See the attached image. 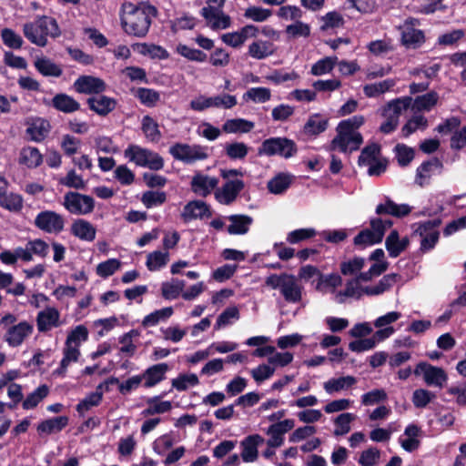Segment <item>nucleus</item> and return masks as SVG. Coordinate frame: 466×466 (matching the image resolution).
<instances>
[{
    "mask_svg": "<svg viewBox=\"0 0 466 466\" xmlns=\"http://www.w3.org/2000/svg\"><path fill=\"white\" fill-rule=\"evenodd\" d=\"M35 225L46 233L58 234L64 229L65 219L62 215L55 211L45 210L36 215Z\"/></svg>",
    "mask_w": 466,
    "mask_h": 466,
    "instance_id": "15",
    "label": "nucleus"
},
{
    "mask_svg": "<svg viewBox=\"0 0 466 466\" xmlns=\"http://www.w3.org/2000/svg\"><path fill=\"white\" fill-rule=\"evenodd\" d=\"M356 420V415L350 412H345L338 415L334 420V431L335 436H344L350 431V424Z\"/></svg>",
    "mask_w": 466,
    "mask_h": 466,
    "instance_id": "56",
    "label": "nucleus"
},
{
    "mask_svg": "<svg viewBox=\"0 0 466 466\" xmlns=\"http://www.w3.org/2000/svg\"><path fill=\"white\" fill-rule=\"evenodd\" d=\"M397 84L394 78H388L380 82L368 84L363 86V93L367 97H377L391 90Z\"/></svg>",
    "mask_w": 466,
    "mask_h": 466,
    "instance_id": "44",
    "label": "nucleus"
},
{
    "mask_svg": "<svg viewBox=\"0 0 466 466\" xmlns=\"http://www.w3.org/2000/svg\"><path fill=\"white\" fill-rule=\"evenodd\" d=\"M43 157L36 147H26L21 150L20 163L25 165L27 167H37L41 165Z\"/></svg>",
    "mask_w": 466,
    "mask_h": 466,
    "instance_id": "58",
    "label": "nucleus"
},
{
    "mask_svg": "<svg viewBox=\"0 0 466 466\" xmlns=\"http://www.w3.org/2000/svg\"><path fill=\"white\" fill-rule=\"evenodd\" d=\"M276 46L268 40L258 39L248 46V54L254 59L262 60L275 54Z\"/></svg>",
    "mask_w": 466,
    "mask_h": 466,
    "instance_id": "32",
    "label": "nucleus"
},
{
    "mask_svg": "<svg viewBox=\"0 0 466 466\" xmlns=\"http://www.w3.org/2000/svg\"><path fill=\"white\" fill-rule=\"evenodd\" d=\"M292 177L288 174H278L268 182V189L275 195L283 194L290 186Z\"/></svg>",
    "mask_w": 466,
    "mask_h": 466,
    "instance_id": "57",
    "label": "nucleus"
},
{
    "mask_svg": "<svg viewBox=\"0 0 466 466\" xmlns=\"http://www.w3.org/2000/svg\"><path fill=\"white\" fill-rule=\"evenodd\" d=\"M258 34V28L253 25H247L238 31L227 33L221 35V40L228 46L238 48L241 46L248 38L256 37Z\"/></svg>",
    "mask_w": 466,
    "mask_h": 466,
    "instance_id": "23",
    "label": "nucleus"
},
{
    "mask_svg": "<svg viewBox=\"0 0 466 466\" xmlns=\"http://www.w3.org/2000/svg\"><path fill=\"white\" fill-rule=\"evenodd\" d=\"M34 66L35 69L45 76L59 77L63 73L59 65L46 56L36 57L34 61Z\"/></svg>",
    "mask_w": 466,
    "mask_h": 466,
    "instance_id": "40",
    "label": "nucleus"
},
{
    "mask_svg": "<svg viewBox=\"0 0 466 466\" xmlns=\"http://www.w3.org/2000/svg\"><path fill=\"white\" fill-rule=\"evenodd\" d=\"M168 152L174 159L187 165L203 161L209 156L208 147L206 146L181 142L170 146Z\"/></svg>",
    "mask_w": 466,
    "mask_h": 466,
    "instance_id": "8",
    "label": "nucleus"
},
{
    "mask_svg": "<svg viewBox=\"0 0 466 466\" xmlns=\"http://www.w3.org/2000/svg\"><path fill=\"white\" fill-rule=\"evenodd\" d=\"M22 31L31 44L40 47L47 46L49 37L56 39L61 35L57 21L48 15H36L33 21L23 25Z\"/></svg>",
    "mask_w": 466,
    "mask_h": 466,
    "instance_id": "3",
    "label": "nucleus"
},
{
    "mask_svg": "<svg viewBox=\"0 0 466 466\" xmlns=\"http://www.w3.org/2000/svg\"><path fill=\"white\" fill-rule=\"evenodd\" d=\"M52 105L56 110L67 114L77 111L80 107L76 100L66 94L56 95L52 99Z\"/></svg>",
    "mask_w": 466,
    "mask_h": 466,
    "instance_id": "50",
    "label": "nucleus"
},
{
    "mask_svg": "<svg viewBox=\"0 0 466 466\" xmlns=\"http://www.w3.org/2000/svg\"><path fill=\"white\" fill-rule=\"evenodd\" d=\"M50 131V124L47 120L35 117L27 121L26 134L31 140L40 142L44 140Z\"/></svg>",
    "mask_w": 466,
    "mask_h": 466,
    "instance_id": "31",
    "label": "nucleus"
},
{
    "mask_svg": "<svg viewBox=\"0 0 466 466\" xmlns=\"http://www.w3.org/2000/svg\"><path fill=\"white\" fill-rule=\"evenodd\" d=\"M23 198L21 195L7 190L0 195V207L10 211L19 212L23 208Z\"/></svg>",
    "mask_w": 466,
    "mask_h": 466,
    "instance_id": "54",
    "label": "nucleus"
},
{
    "mask_svg": "<svg viewBox=\"0 0 466 466\" xmlns=\"http://www.w3.org/2000/svg\"><path fill=\"white\" fill-rule=\"evenodd\" d=\"M209 215L208 205L202 200H193L186 204L181 212V218L185 222L202 218Z\"/></svg>",
    "mask_w": 466,
    "mask_h": 466,
    "instance_id": "33",
    "label": "nucleus"
},
{
    "mask_svg": "<svg viewBox=\"0 0 466 466\" xmlns=\"http://www.w3.org/2000/svg\"><path fill=\"white\" fill-rule=\"evenodd\" d=\"M68 424L66 416H59L43 420L37 425V432L42 434H52L61 431Z\"/></svg>",
    "mask_w": 466,
    "mask_h": 466,
    "instance_id": "42",
    "label": "nucleus"
},
{
    "mask_svg": "<svg viewBox=\"0 0 466 466\" xmlns=\"http://www.w3.org/2000/svg\"><path fill=\"white\" fill-rule=\"evenodd\" d=\"M243 188L244 182L241 179H228L221 187L216 188L215 198L220 204L229 205L236 200Z\"/></svg>",
    "mask_w": 466,
    "mask_h": 466,
    "instance_id": "18",
    "label": "nucleus"
},
{
    "mask_svg": "<svg viewBox=\"0 0 466 466\" xmlns=\"http://www.w3.org/2000/svg\"><path fill=\"white\" fill-rule=\"evenodd\" d=\"M88 329L84 325H77L67 332V336L62 349V360L59 367L54 371V374L59 377H65L68 367L78 362L81 357L80 347L88 339Z\"/></svg>",
    "mask_w": 466,
    "mask_h": 466,
    "instance_id": "4",
    "label": "nucleus"
},
{
    "mask_svg": "<svg viewBox=\"0 0 466 466\" xmlns=\"http://www.w3.org/2000/svg\"><path fill=\"white\" fill-rule=\"evenodd\" d=\"M420 434V429L415 424H410L406 427L403 436L400 438V443L401 447L411 452L417 450L420 446L419 436Z\"/></svg>",
    "mask_w": 466,
    "mask_h": 466,
    "instance_id": "38",
    "label": "nucleus"
},
{
    "mask_svg": "<svg viewBox=\"0 0 466 466\" xmlns=\"http://www.w3.org/2000/svg\"><path fill=\"white\" fill-rule=\"evenodd\" d=\"M74 87L76 92L81 94H98L106 89V84L101 78L82 76L75 81Z\"/></svg>",
    "mask_w": 466,
    "mask_h": 466,
    "instance_id": "26",
    "label": "nucleus"
},
{
    "mask_svg": "<svg viewBox=\"0 0 466 466\" xmlns=\"http://www.w3.org/2000/svg\"><path fill=\"white\" fill-rule=\"evenodd\" d=\"M337 63V56H326L312 65L310 74L316 76L326 75L331 72Z\"/></svg>",
    "mask_w": 466,
    "mask_h": 466,
    "instance_id": "61",
    "label": "nucleus"
},
{
    "mask_svg": "<svg viewBox=\"0 0 466 466\" xmlns=\"http://www.w3.org/2000/svg\"><path fill=\"white\" fill-rule=\"evenodd\" d=\"M61 325L60 312L54 307H46L36 315V326L39 332H47Z\"/></svg>",
    "mask_w": 466,
    "mask_h": 466,
    "instance_id": "22",
    "label": "nucleus"
},
{
    "mask_svg": "<svg viewBox=\"0 0 466 466\" xmlns=\"http://www.w3.org/2000/svg\"><path fill=\"white\" fill-rule=\"evenodd\" d=\"M360 282L364 281L360 278V274L348 280L345 289L343 290H339V292L336 294L335 301L342 304L348 299H360L363 294L368 295L367 290L370 289V287L363 288Z\"/></svg>",
    "mask_w": 466,
    "mask_h": 466,
    "instance_id": "24",
    "label": "nucleus"
},
{
    "mask_svg": "<svg viewBox=\"0 0 466 466\" xmlns=\"http://www.w3.org/2000/svg\"><path fill=\"white\" fill-rule=\"evenodd\" d=\"M442 163L438 158H432L423 162L418 168L416 173V183L420 187L428 185L433 175L434 169L441 170Z\"/></svg>",
    "mask_w": 466,
    "mask_h": 466,
    "instance_id": "36",
    "label": "nucleus"
},
{
    "mask_svg": "<svg viewBox=\"0 0 466 466\" xmlns=\"http://www.w3.org/2000/svg\"><path fill=\"white\" fill-rule=\"evenodd\" d=\"M87 103L93 111L102 116L108 114L116 107V101L105 96L90 97Z\"/></svg>",
    "mask_w": 466,
    "mask_h": 466,
    "instance_id": "48",
    "label": "nucleus"
},
{
    "mask_svg": "<svg viewBox=\"0 0 466 466\" xmlns=\"http://www.w3.org/2000/svg\"><path fill=\"white\" fill-rule=\"evenodd\" d=\"M295 152V143L286 137H272L266 139L258 149L259 155H279L284 157H290Z\"/></svg>",
    "mask_w": 466,
    "mask_h": 466,
    "instance_id": "10",
    "label": "nucleus"
},
{
    "mask_svg": "<svg viewBox=\"0 0 466 466\" xmlns=\"http://www.w3.org/2000/svg\"><path fill=\"white\" fill-rule=\"evenodd\" d=\"M34 332V325L27 320H22L7 328L4 339L11 348L21 346Z\"/></svg>",
    "mask_w": 466,
    "mask_h": 466,
    "instance_id": "14",
    "label": "nucleus"
},
{
    "mask_svg": "<svg viewBox=\"0 0 466 466\" xmlns=\"http://www.w3.org/2000/svg\"><path fill=\"white\" fill-rule=\"evenodd\" d=\"M185 282L177 279H172L161 284V294L167 300L176 299L182 296Z\"/></svg>",
    "mask_w": 466,
    "mask_h": 466,
    "instance_id": "51",
    "label": "nucleus"
},
{
    "mask_svg": "<svg viewBox=\"0 0 466 466\" xmlns=\"http://www.w3.org/2000/svg\"><path fill=\"white\" fill-rule=\"evenodd\" d=\"M140 337V331L138 329H131L127 333H124L118 338L120 344L119 353L125 357H133L137 350V341Z\"/></svg>",
    "mask_w": 466,
    "mask_h": 466,
    "instance_id": "34",
    "label": "nucleus"
},
{
    "mask_svg": "<svg viewBox=\"0 0 466 466\" xmlns=\"http://www.w3.org/2000/svg\"><path fill=\"white\" fill-rule=\"evenodd\" d=\"M365 123V117L355 115L340 121L336 127V136L331 140L329 149L344 154H350L360 148L363 143L359 128Z\"/></svg>",
    "mask_w": 466,
    "mask_h": 466,
    "instance_id": "2",
    "label": "nucleus"
},
{
    "mask_svg": "<svg viewBox=\"0 0 466 466\" xmlns=\"http://www.w3.org/2000/svg\"><path fill=\"white\" fill-rule=\"evenodd\" d=\"M329 127V117L320 113L309 116L301 129V134L307 138H316L325 132Z\"/></svg>",
    "mask_w": 466,
    "mask_h": 466,
    "instance_id": "20",
    "label": "nucleus"
},
{
    "mask_svg": "<svg viewBox=\"0 0 466 466\" xmlns=\"http://www.w3.org/2000/svg\"><path fill=\"white\" fill-rule=\"evenodd\" d=\"M230 225L228 227V232L231 235L246 234L253 222L251 217L246 215H232L228 217Z\"/></svg>",
    "mask_w": 466,
    "mask_h": 466,
    "instance_id": "43",
    "label": "nucleus"
},
{
    "mask_svg": "<svg viewBox=\"0 0 466 466\" xmlns=\"http://www.w3.org/2000/svg\"><path fill=\"white\" fill-rule=\"evenodd\" d=\"M62 205L70 214L84 216L93 212L95 199L88 195L69 191L65 194Z\"/></svg>",
    "mask_w": 466,
    "mask_h": 466,
    "instance_id": "9",
    "label": "nucleus"
},
{
    "mask_svg": "<svg viewBox=\"0 0 466 466\" xmlns=\"http://www.w3.org/2000/svg\"><path fill=\"white\" fill-rule=\"evenodd\" d=\"M264 442V438L259 434L248 435L240 441V457L244 462H254L258 458V446Z\"/></svg>",
    "mask_w": 466,
    "mask_h": 466,
    "instance_id": "25",
    "label": "nucleus"
},
{
    "mask_svg": "<svg viewBox=\"0 0 466 466\" xmlns=\"http://www.w3.org/2000/svg\"><path fill=\"white\" fill-rule=\"evenodd\" d=\"M294 426L295 421L292 419H286L268 426L265 431L268 436L266 441L267 446L281 447L284 443L285 433L291 431Z\"/></svg>",
    "mask_w": 466,
    "mask_h": 466,
    "instance_id": "19",
    "label": "nucleus"
},
{
    "mask_svg": "<svg viewBox=\"0 0 466 466\" xmlns=\"http://www.w3.org/2000/svg\"><path fill=\"white\" fill-rule=\"evenodd\" d=\"M169 370V366L167 363H158L148 367L140 375L142 381L144 380V387L152 388L160 383L166 379V374Z\"/></svg>",
    "mask_w": 466,
    "mask_h": 466,
    "instance_id": "28",
    "label": "nucleus"
},
{
    "mask_svg": "<svg viewBox=\"0 0 466 466\" xmlns=\"http://www.w3.org/2000/svg\"><path fill=\"white\" fill-rule=\"evenodd\" d=\"M411 209V207L408 204H397L387 198L384 203L377 206L376 213L378 215L389 214L397 218H401L410 214Z\"/></svg>",
    "mask_w": 466,
    "mask_h": 466,
    "instance_id": "39",
    "label": "nucleus"
},
{
    "mask_svg": "<svg viewBox=\"0 0 466 466\" xmlns=\"http://www.w3.org/2000/svg\"><path fill=\"white\" fill-rule=\"evenodd\" d=\"M199 383L198 378L194 373H180L171 380V385L178 391H184L197 386Z\"/></svg>",
    "mask_w": 466,
    "mask_h": 466,
    "instance_id": "60",
    "label": "nucleus"
},
{
    "mask_svg": "<svg viewBox=\"0 0 466 466\" xmlns=\"http://www.w3.org/2000/svg\"><path fill=\"white\" fill-rule=\"evenodd\" d=\"M265 284L272 289H279L289 303H299L302 299V287L293 275L271 274L267 277Z\"/></svg>",
    "mask_w": 466,
    "mask_h": 466,
    "instance_id": "5",
    "label": "nucleus"
},
{
    "mask_svg": "<svg viewBox=\"0 0 466 466\" xmlns=\"http://www.w3.org/2000/svg\"><path fill=\"white\" fill-rule=\"evenodd\" d=\"M141 129L148 141L157 143L160 140L161 132L159 130L158 124L150 116H143L141 121Z\"/></svg>",
    "mask_w": 466,
    "mask_h": 466,
    "instance_id": "53",
    "label": "nucleus"
},
{
    "mask_svg": "<svg viewBox=\"0 0 466 466\" xmlns=\"http://www.w3.org/2000/svg\"><path fill=\"white\" fill-rule=\"evenodd\" d=\"M356 382L357 379L350 375L332 378L323 383V389L328 394L332 395L350 389L356 384Z\"/></svg>",
    "mask_w": 466,
    "mask_h": 466,
    "instance_id": "37",
    "label": "nucleus"
},
{
    "mask_svg": "<svg viewBox=\"0 0 466 466\" xmlns=\"http://www.w3.org/2000/svg\"><path fill=\"white\" fill-rule=\"evenodd\" d=\"M380 148L377 144L365 147L359 157V165L360 167H369L380 158Z\"/></svg>",
    "mask_w": 466,
    "mask_h": 466,
    "instance_id": "64",
    "label": "nucleus"
},
{
    "mask_svg": "<svg viewBox=\"0 0 466 466\" xmlns=\"http://www.w3.org/2000/svg\"><path fill=\"white\" fill-rule=\"evenodd\" d=\"M138 52L144 56H148L154 59H167L169 57L168 52L162 46L153 44H139L137 45Z\"/></svg>",
    "mask_w": 466,
    "mask_h": 466,
    "instance_id": "62",
    "label": "nucleus"
},
{
    "mask_svg": "<svg viewBox=\"0 0 466 466\" xmlns=\"http://www.w3.org/2000/svg\"><path fill=\"white\" fill-rule=\"evenodd\" d=\"M169 258L168 251L155 250L147 254L146 266L149 271H158L167 266Z\"/></svg>",
    "mask_w": 466,
    "mask_h": 466,
    "instance_id": "49",
    "label": "nucleus"
},
{
    "mask_svg": "<svg viewBox=\"0 0 466 466\" xmlns=\"http://www.w3.org/2000/svg\"><path fill=\"white\" fill-rule=\"evenodd\" d=\"M412 102L410 96H404L390 101L383 108L381 115L385 119H392L399 123L403 111L408 109Z\"/></svg>",
    "mask_w": 466,
    "mask_h": 466,
    "instance_id": "27",
    "label": "nucleus"
},
{
    "mask_svg": "<svg viewBox=\"0 0 466 466\" xmlns=\"http://www.w3.org/2000/svg\"><path fill=\"white\" fill-rule=\"evenodd\" d=\"M416 376H422L429 386L442 388L448 380L447 373L442 368L432 366L427 362H420L414 370Z\"/></svg>",
    "mask_w": 466,
    "mask_h": 466,
    "instance_id": "13",
    "label": "nucleus"
},
{
    "mask_svg": "<svg viewBox=\"0 0 466 466\" xmlns=\"http://www.w3.org/2000/svg\"><path fill=\"white\" fill-rule=\"evenodd\" d=\"M218 182V177L198 171L191 178L190 188L197 196L206 198L215 192Z\"/></svg>",
    "mask_w": 466,
    "mask_h": 466,
    "instance_id": "16",
    "label": "nucleus"
},
{
    "mask_svg": "<svg viewBox=\"0 0 466 466\" xmlns=\"http://www.w3.org/2000/svg\"><path fill=\"white\" fill-rule=\"evenodd\" d=\"M402 317L399 311H389L384 315L378 317L373 325L377 328L376 338L380 339L382 341L390 338L395 332L396 329L393 327V323L398 321Z\"/></svg>",
    "mask_w": 466,
    "mask_h": 466,
    "instance_id": "17",
    "label": "nucleus"
},
{
    "mask_svg": "<svg viewBox=\"0 0 466 466\" xmlns=\"http://www.w3.org/2000/svg\"><path fill=\"white\" fill-rule=\"evenodd\" d=\"M410 245L407 236L400 237L397 230H392L385 240V247L390 258H397L404 252Z\"/></svg>",
    "mask_w": 466,
    "mask_h": 466,
    "instance_id": "29",
    "label": "nucleus"
},
{
    "mask_svg": "<svg viewBox=\"0 0 466 466\" xmlns=\"http://www.w3.org/2000/svg\"><path fill=\"white\" fill-rule=\"evenodd\" d=\"M174 313L172 307H166L160 309H157L148 315L145 316L142 320V325L145 328L154 327L160 321L167 320Z\"/></svg>",
    "mask_w": 466,
    "mask_h": 466,
    "instance_id": "55",
    "label": "nucleus"
},
{
    "mask_svg": "<svg viewBox=\"0 0 466 466\" xmlns=\"http://www.w3.org/2000/svg\"><path fill=\"white\" fill-rule=\"evenodd\" d=\"M419 25V20L416 18H408L400 27V43L406 48H420L425 42L424 32L416 28Z\"/></svg>",
    "mask_w": 466,
    "mask_h": 466,
    "instance_id": "11",
    "label": "nucleus"
},
{
    "mask_svg": "<svg viewBox=\"0 0 466 466\" xmlns=\"http://www.w3.org/2000/svg\"><path fill=\"white\" fill-rule=\"evenodd\" d=\"M132 92L134 96L137 98L142 105L147 107L156 106L161 98L160 93L152 88L137 87L133 89Z\"/></svg>",
    "mask_w": 466,
    "mask_h": 466,
    "instance_id": "45",
    "label": "nucleus"
},
{
    "mask_svg": "<svg viewBox=\"0 0 466 466\" xmlns=\"http://www.w3.org/2000/svg\"><path fill=\"white\" fill-rule=\"evenodd\" d=\"M370 228L361 230L353 240L356 247L365 248L367 247L380 243L388 229L392 226V221L388 218L370 219Z\"/></svg>",
    "mask_w": 466,
    "mask_h": 466,
    "instance_id": "7",
    "label": "nucleus"
},
{
    "mask_svg": "<svg viewBox=\"0 0 466 466\" xmlns=\"http://www.w3.org/2000/svg\"><path fill=\"white\" fill-rule=\"evenodd\" d=\"M48 394L49 387L46 384L40 385L23 400V409L26 410L35 409Z\"/></svg>",
    "mask_w": 466,
    "mask_h": 466,
    "instance_id": "52",
    "label": "nucleus"
},
{
    "mask_svg": "<svg viewBox=\"0 0 466 466\" xmlns=\"http://www.w3.org/2000/svg\"><path fill=\"white\" fill-rule=\"evenodd\" d=\"M366 48L374 56L384 57L395 50L393 40L390 37L370 41Z\"/></svg>",
    "mask_w": 466,
    "mask_h": 466,
    "instance_id": "41",
    "label": "nucleus"
},
{
    "mask_svg": "<svg viewBox=\"0 0 466 466\" xmlns=\"http://www.w3.org/2000/svg\"><path fill=\"white\" fill-rule=\"evenodd\" d=\"M157 11L155 6L141 3L125 2L120 8V22L124 32L131 36L145 37L150 28L152 18Z\"/></svg>",
    "mask_w": 466,
    "mask_h": 466,
    "instance_id": "1",
    "label": "nucleus"
},
{
    "mask_svg": "<svg viewBox=\"0 0 466 466\" xmlns=\"http://www.w3.org/2000/svg\"><path fill=\"white\" fill-rule=\"evenodd\" d=\"M58 184L75 188L83 189L86 187V182L82 176L78 175L75 169H70L66 176L57 178Z\"/></svg>",
    "mask_w": 466,
    "mask_h": 466,
    "instance_id": "63",
    "label": "nucleus"
},
{
    "mask_svg": "<svg viewBox=\"0 0 466 466\" xmlns=\"http://www.w3.org/2000/svg\"><path fill=\"white\" fill-rule=\"evenodd\" d=\"M124 157L138 167L160 170L164 167L163 157L157 152L131 144L124 150Z\"/></svg>",
    "mask_w": 466,
    "mask_h": 466,
    "instance_id": "6",
    "label": "nucleus"
},
{
    "mask_svg": "<svg viewBox=\"0 0 466 466\" xmlns=\"http://www.w3.org/2000/svg\"><path fill=\"white\" fill-rule=\"evenodd\" d=\"M441 225L440 219L429 220L417 225L414 233L421 238L420 249L427 252L432 249L439 240L440 232L438 230Z\"/></svg>",
    "mask_w": 466,
    "mask_h": 466,
    "instance_id": "12",
    "label": "nucleus"
},
{
    "mask_svg": "<svg viewBox=\"0 0 466 466\" xmlns=\"http://www.w3.org/2000/svg\"><path fill=\"white\" fill-rule=\"evenodd\" d=\"M439 95L435 91H431L422 96H417L411 102L412 110L415 112L431 111L438 103Z\"/></svg>",
    "mask_w": 466,
    "mask_h": 466,
    "instance_id": "46",
    "label": "nucleus"
},
{
    "mask_svg": "<svg viewBox=\"0 0 466 466\" xmlns=\"http://www.w3.org/2000/svg\"><path fill=\"white\" fill-rule=\"evenodd\" d=\"M0 36L3 44L10 49L18 50L23 47V37L12 28H3L0 32Z\"/></svg>",
    "mask_w": 466,
    "mask_h": 466,
    "instance_id": "59",
    "label": "nucleus"
},
{
    "mask_svg": "<svg viewBox=\"0 0 466 466\" xmlns=\"http://www.w3.org/2000/svg\"><path fill=\"white\" fill-rule=\"evenodd\" d=\"M255 127V124L244 118L228 119L222 126V130L228 134L248 133Z\"/></svg>",
    "mask_w": 466,
    "mask_h": 466,
    "instance_id": "47",
    "label": "nucleus"
},
{
    "mask_svg": "<svg viewBox=\"0 0 466 466\" xmlns=\"http://www.w3.org/2000/svg\"><path fill=\"white\" fill-rule=\"evenodd\" d=\"M200 15L205 18L208 26L212 30H223L230 27L231 18L222 11V8L212 9L211 7H203Z\"/></svg>",
    "mask_w": 466,
    "mask_h": 466,
    "instance_id": "21",
    "label": "nucleus"
},
{
    "mask_svg": "<svg viewBox=\"0 0 466 466\" xmlns=\"http://www.w3.org/2000/svg\"><path fill=\"white\" fill-rule=\"evenodd\" d=\"M71 233L83 241L92 242L96 238V229L89 221L78 218L72 223Z\"/></svg>",
    "mask_w": 466,
    "mask_h": 466,
    "instance_id": "35",
    "label": "nucleus"
},
{
    "mask_svg": "<svg viewBox=\"0 0 466 466\" xmlns=\"http://www.w3.org/2000/svg\"><path fill=\"white\" fill-rule=\"evenodd\" d=\"M342 285V278L338 273L319 275L316 284V289L323 294H332L335 300L336 294L339 292L338 288Z\"/></svg>",
    "mask_w": 466,
    "mask_h": 466,
    "instance_id": "30",
    "label": "nucleus"
}]
</instances>
